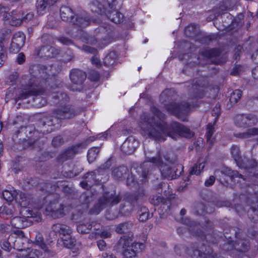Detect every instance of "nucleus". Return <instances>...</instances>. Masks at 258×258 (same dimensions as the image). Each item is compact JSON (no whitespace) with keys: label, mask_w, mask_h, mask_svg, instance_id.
<instances>
[{"label":"nucleus","mask_w":258,"mask_h":258,"mask_svg":"<svg viewBox=\"0 0 258 258\" xmlns=\"http://www.w3.org/2000/svg\"><path fill=\"white\" fill-rule=\"evenodd\" d=\"M189 231L190 233H191L193 235L196 236H198L199 237H201L202 238H206L207 239V236L203 234V232L198 229L197 226H195L194 228H192L190 226L189 228Z\"/></svg>","instance_id":"3c124183"},{"label":"nucleus","mask_w":258,"mask_h":258,"mask_svg":"<svg viewBox=\"0 0 258 258\" xmlns=\"http://www.w3.org/2000/svg\"><path fill=\"white\" fill-rule=\"evenodd\" d=\"M99 152V148L96 147L92 148L89 150L87 158L89 163L93 162L96 159Z\"/></svg>","instance_id":"58836bf2"},{"label":"nucleus","mask_w":258,"mask_h":258,"mask_svg":"<svg viewBox=\"0 0 258 258\" xmlns=\"http://www.w3.org/2000/svg\"><path fill=\"white\" fill-rule=\"evenodd\" d=\"M150 112L143 113L138 123L141 133L144 137L160 142L164 141L167 136L174 140L179 137H192V132L178 122H174L169 127L165 121L166 115L157 107L152 106Z\"/></svg>","instance_id":"f257e3e1"},{"label":"nucleus","mask_w":258,"mask_h":258,"mask_svg":"<svg viewBox=\"0 0 258 258\" xmlns=\"http://www.w3.org/2000/svg\"><path fill=\"white\" fill-rule=\"evenodd\" d=\"M60 16L62 21L72 22L74 17V13L71 8L67 6H62L60 9Z\"/></svg>","instance_id":"5701e85b"},{"label":"nucleus","mask_w":258,"mask_h":258,"mask_svg":"<svg viewBox=\"0 0 258 258\" xmlns=\"http://www.w3.org/2000/svg\"><path fill=\"white\" fill-rule=\"evenodd\" d=\"M96 173L95 171H90L87 173L84 176L85 179L91 186L97 183V180L96 179Z\"/></svg>","instance_id":"4c0bfd02"},{"label":"nucleus","mask_w":258,"mask_h":258,"mask_svg":"<svg viewBox=\"0 0 258 258\" xmlns=\"http://www.w3.org/2000/svg\"><path fill=\"white\" fill-rule=\"evenodd\" d=\"M52 230L55 233H58L60 239L69 236L73 233L72 229L70 226L60 223L53 224L52 226Z\"/></svg>","instance_id":"f3484780"},{"label":"nucleus","mask_w":258,"mask_h":258,"mask_svg":"<svg viewBox=\"0 0 258 258\" xmlns=\"http://www.w3.org/2000/svg\"><path fill=\"white\" fill-rule=\"evenodd\" d=\"M235 246L238 250L245 252L249 248V241L247 239H239L236 241Z\"/></svg>","instance_id":"7c9ffc66"},{"label":"nucleus","mask_w":258,"mask_h":258,"mask_svg":"<svg viewBox=\"0 0 258 258\" xmlns=\"http://www.w3.org/2000/svg\"><path fill=\"white\" fill-rule=\"evenodd\" d=\"M63 144V139L61 136L54 137L52 141V145L54 147H59Z\"/></svg>","instance_id":"4d7b16f0"},{"label":"nucleus","mask_w":258,"mask_h":258,"mask_svg":"<svg viewBox=\"0 0 258 258\" xmlns=\"http://www.w3.org/2000/svg\"><path fill=\"white\" fill-rule=\"evenodd\" d=\"M91 21L87 14L77 15L74 18L72 23L80 27H85L89 25Z\"/></svg>","instance_id":"4be33fe9"},{"label":"nucleus","mask_w":258,"mask_h":258,"mask_svg":"<svg viewBox=\"0 0 258 258\" xmlns=\"http://www.w3.org/2000/svg\"><path fill=\"white\" fill-rule=\"evenodd\" d=\"M226 10H227V7L224 4H221L219 8L214 9L215 18L222 14Z\"/></svg>","instance_id":"13d9d810"},{"label":"nucleus","mask_w":258,"mask_h":258,"mask_svg":"<svg viewBox=\"0 0 258 258\" xmlns=\"http://www.w3.org/2000/svg\"><path fill=\"white\" fill-rule=\"evenodd\" d=\"M242 96V92L240 90H235L231 94L229 101L232 105L236 103L238 100L241 98Z\"/></svg>","instance_id":"ea45409f"},{"label":"nucleus","mask_w":258,"mask_h":258,"mask_svg":"<svg viewBox=\"0 0 258 258\" xmlns=\"http://www.w3.org/2000/svg\"><path fill=\"white\" fill-rule=\"evenodd\" d=\"M121 199L119 194L105 192L98 200V202L90 210L92 214H98L104 208L119 203Z\"/></svg>","instance_id":"423d86ee"},{"label":"nucleus","mask_w":258,"mask_h":258,"mask_svg":"<svg viewBox=\"0 0 258 258\" xmlns=\"http://www.w3.org/2000/svg\"><path fill=\"white\" fill-rule=\"evenodd\" d=\"M150 167L151 165L145 161L140 166L134 169L137 174H136L134 171H132L131 175L127 177L126 179L127 186L130 188L136 187L138 184L137 180L142 183L146 182L150 175L149 168Z\"/></svg>","instance_id":"0eeeda50"},{"label":"nucleus","mask_w":258,"mask_h":258,"mask_svg":"<svg viewBox=\"0 0 258 258\" xmlns=\"http://www.w3.org/2000/svg\"><path fill=\"white\" fill-rule=\"evenodd\" d=\"M111 21L117 24L121 22L123 19V15L117 11L114 7L112 9L107 7L104 13Z\"/></svg>","instance_id":"a211bd4d"},{"label":"nucleus","mask_w":258,"mask_h":258,"mask_svg":"<svg viewBox=\"0 0 258 258\" xmlns=\"http://www.w3.org/2000/svg\"><path fill=\"white\" fill-rule=\"evenodd\" d=\"M196 214L199 215H204L208 212L206 210L205 206L202 203L197 204L196 206Z\"/></svg>","instance_id":"5fc2aeb1"},{"label":"nucleus","mask_w":258,"mask_h":258,"mask_svg":"<svg viewBox=\"0 0 258 258\" xmlns=\"http://www.w3.org/2000/svg\"><path fill=\"white\" fill-rule=\"evenodd\" d=\"M19 204L21 207H26L30 204V199L26 194L21 192L19 195Z\"/></svg>","instance_id":"c03bdc74"},{"label":"nucleus","mask_w":258,"mask_h":258,"mask_svg":"<svg viewBox=\"0 0 258 258\" xmlns=\"http://www.w3.org/2000/svg\"><path fill=\"white\" fill-rule=\"evenodd\" d=\"M258 121L257 117L251 114H237L235 117L234 122L239 127L246 128L255 125Z\"/></svg>","instance_id":"9d476101"},{"label":"nucleus","mask_w":258,"mask_h":258,"mask_svg":"<svg viewBox=\"0 0 258 258\" xmlns=\"http://www.w3.org/2000/svg\"><path fill=\"white\" fill-rule=\"evenodd\" d=\"M129 171L125 166H120L113 169L112 170V176L116 179H121L124 177Z\"/></svg>","instance_id":"a878e982"},{"label":"nucleus","mask_w":258,"mask_h":258,"mask_svg":"<svg viewBox=\"0 0 258 258\" xmlns=\"http://www.w3.org/2000/svg\"><path fill=\"white\" fill-rule=\"evenodd\" d=\"M202 54L204 57L210 58L218 56L220 54V51L217 49L213 48L210 50H206L203 51Z\"/></svg>","instance_id":"79ce46f5"},{"label":"nucleus","mask_w":258,"mask_h":258,"mask_svg":"<svg viewBox=\"0 0 258 258\" xmlns=\"http://www.w3.org/2000/svg\"><path fill=\"white\" fill-rule=\"evenodd\" d=\"M34 17V14L33 13H28L25 16H23V22H27L31 20Z\"/></svg>","instance_id":"774afa93"},{"label":"nucleus","mask_w":258,"mask_h":258,"mask_svg":"<svg viewBox=\"0 0 258 258\" xmlns=\"http://www.w3.org/2000/svg\"><path fill=\"white\" fill-rule=\"evenodd\" d=\"M116 58V54L115 51L109 53L104 58L103 63L105 66L110 67L114 64Z\"/></svg>","instance_id":"473e14b6"},{"label":"nucleus","mask_w":258,"mask_h":258,"mask_svg":"<svg viewBox=\"0 0 258 258\" xmlns=\"http://www.w3.org/2000/svg\"><path fill=\"white\" fill-rule=\"evenodd\" d=\"M205 167V164L204 163H200L198 162L196 163L193 167H192L191 170L190 171V175H199L200 174L201 171L203 170Z\"/></svg>","instance_id":"a19ab883"},{"label":"nucleus","mask_w":258,"mask_h":258,"mask_svg":"<svg viewBox=\"0 0 258 258\" xmlns=\"http://www.w3.org/2000/svg\"><path fill=\"white\" fill-rule=\"evenodd\" d=\"M40 53L47 57H53L58 54V51L50 46H44L40 49Z\"/></svg>","instance_id":"bb28decb"},{"label":"nucleus","mask_w":258,"mask_h":258,"mask_svg":"<svg viewBox=\"0 0 258 258\" xmlns=\"http://www.w3.org/2000/svg\"><path fill=\"white\" fill-rule=\"evenodd\" d=\"M133 226L132 223L124 222L119 224L116 228L115 231L118 233H123L127 232Z\"/></svg>","instance_id":"e433bc0d"},{"label":"nucleus","mask_w":258,"mask_h":258,"mask_svg":"<svg viewBox=\"0 0 258 258\" xmlns=\"http://www.w3.org/2000/svg\"><path fill=\"white\" fill-rule=\"evenodd\" d=\"M88 77L91 81H96L99 79L100 75L97 71L92 70L89 73Z\"/></svg>","instance_id":"bf43d9fd"},{"label":"nucleus","mask_w":258,"mask_h":258,"mask_svg":"<svg viewBox=\"0 0 258 258\" xmlns=\"http://www.w3.org/2000/svg\"><path fill=\"white\" fill-rule=\"evenodd\" d=\"M7 58L6 48L2 41H0V67H2Z\"/></svg>","instance_id":"de8ad7c7"},{"label":"nucleus","mask_w":258,"mask_h":258,"mask_svg":"<svg viewBox=\"0 0 258 258\" xmlns=\"http://www.w3.org/2000/svg\"><path fill=\"white\" fill-rule=\"evenodd\" d=\"M231 154L236 162L238 163L241 159L240 151L239 148L233 145L231 148Z\"/></svg>","instance_id":"37998d69"},{"label":"nucleus","mask_w":258,"mask_h":258,"mask_svg":"<svg viewBox=\"0 0 258 258\" xmlns=\"http://www.w3.org/2000/svg\"><path fill=\"white\" fill-rule=\"evenodd\" d=\"M76 108L71 105L62 106L54 110L51 115L45 117L39 122L38 131L48 134L61 126L62 120L70 119L77 115Z\"/></svg>","instance_id":"f03ea898"},{"label":"nucleus","mask_w":258,"mask_h":258,"mask_svg":"<svg viewBox=\"0 0 258 258\" xmlns=\"http://www.w3.org/2000/svg\"><path fill=\"white\" fill-rule=\"evenodd\" d=\"M34 243L41 247L44 252L47 254L48 256H52L55 255V252L49 249L48 247L44 243L43 237L41 234L38 233L36 235Z\"/></svg>","instance_id":"aec40b11"},{"label":"nucleus","mask_w":258,"mask_h":258,"mask_svg":"<svg viewBox=\"0 0 258 258\" xmlns=\"http://www.w3.org/2000/svg\"><path fill=\"white\" fill-rule=\"evenodd\" d=\"M212 114L215 117L214 122H215L220 114V108L216 106L212 110Z\"/></svg>","instance_id":"0e129e2a"},{"label":"nucleus","mask_w":258,"mask_h":258,"mask_svg":"<svg viewBox=\"0 0 258 258\" xmlns=\"http://www.w3.org/2000/svg\"><path fill=\"white\" fill-rule=\"evenodd\" d=\"M53 97L56 100H58V103H63L67 102L69 100V98L67 94L64 93L56 92L53 95Z\"/></svg>","instance_id":"a18cd8bd"},{"label":"nucleus","mask_w":258,"mask_h":258,"mask_svg":"<svg viewBox=\"0 0 258 258\" xmlns=\"http://www.w3.org/2000/svg\"><path fill=\"white\" fill-rule=\"evenodd\" d=\"M86 147L84 143H80L69 148L66 151L60 154L57 157L59 162H63L68 159L72 158L76 153Z\"/></svg>","instance_id":"ddd939ff"},{"label":"nucleus","mask_w":258,"mask_h":258,"mask_svg":"<svg viewBox=\"0 0 258 258\" xmlns=\"http://www.w3.org/2000/svg\"><path fill=\"white\" fill-rule=\"evenodd\" d=\"M215 181V177L214 176H210L209 179H207L205 182L206 186H210L213 184Z\"/></svg>","instance_id":"69168bd1"},{"label":"nucleus","mask_w":258,"mask_h":258,"mask_svg":"<svg viewBox=\"0 0 258 258\" xmlns=\"http://www.w3.org/2000/svg\"><path fill=\"white\" fill-rule=\"evenodd\" d=\"M41 251L36 249H29L25 253L22 254V258H43Z\"/></svg>","instance_id":"c756f323"},{"label":"nucleus","mask_w":258,"mask_h":258,"mask_svg":"<svg viewBox=\"0 0 258 258\" xmlns=\"http://www.w3.org/2000/svg\"><path fill=\"white\" fill-rule=\"evenodd\" d=\"M13 235L15 236L13 248L21 251L25 249L27 247L28 240L25 236L24 232L21 230H16L14 231Z\"/></svg>","instance_id":"f8f14e48"},{"label":"nucleus","mask_w":258,"mask_h":258,"mask_svg":"<svg viewBox=\"0 0 258 258\" xmlns=\"http://www.w3.org/2000/svg\"><path fill=\"white\" fill-rule=\"evenodd\" d=\"M175 252L180 255H185L186 253H189V250L182 245H178L174 248Z\"/></svg>","instance_id":"09e8293b"},{"label":"nucleus","mask_w":258,"mask_h":258,"mask_svg":"<svg viewBox=\"0 0 258 258\" xmlns=\"http://www.w3.org/2000/svg\"><path fill=\"white\" fill-rule=\"evenodd\" d=\"M24 13L20 10H15L11 13L7 14L5 19L8 21L9 24L12 26H20L23 22V16Z\"/></svg>","instance_id":"2eb2a0df"},{"label":"nucleus","mask_w":258,"mask_h":258,"mask_svg":"<svg viewBox=\"0 0 258 258\" xmlns=\"http://www.w3.org/2000/svg\"><path fill=\"white\" fill-rule=\"evenodd\" d=\"M49 7V5L45 0H37V1L36 8L38 13L40 14H43L45 13L47 9Z\"/></svg>","instance_id":"c9c22d12"},{"label":"nucleus","mask_w":258,"mask_h":258,"mask_svg":"<svg viewBox=\"0 0 258 258\" xmlns=\"http://www.w3.org/2000/svg\"><path fill=\"white\" fill-rule=\"evenodd\" d=\"M203 87L204 85H202L200 84L197 80L192 84L190 89L195 94V97L196 98H201L203 96V93H202L203 89L201 88V87Z\"/></svg>","instance_id":"72a5a7b5"},{"label":"nucleus","mask_w":258,"mask_h":258,"mask_svg":"<svg viewBox=\"0 0 258 258\" xmlns=\"http://www.w3.org/2000/svg\"><path fill=\"white\" fill-rule=\"evenodd\" d=\"M138 145V142L133 137L128 138L122 144L120 150L125 155L133 154Z\"/></svg>","instance_id":"dca6fc26"},{"label":"nucleus","mask_w":258,"mask_h":258,"mask_svg":"<svg viewBox=\"0 0 258 258\" xmlns=\"http://www.w3.org/2000/svg\"><path fill=\"white\" fill-rule=\"evenodd\" d=\"M2 196L4 199L8 202L13 201L16 197V195L14 191L12 192V191L8 190H4L3 192Z\"/></svg>","instance_id":"49530a36"},{"label":"nucleus","mask_w":258,"mask_h":258,"mask_svg":"<svg viewBox=\"0 0 258 258\" xmlns=\"http://www.w3.org/2000/svg\"><path fill=\"white\" fill-rule=\"evenodd\" d=\"M70 77L73 83L81 85L86 78V75L84 72L76 69L71 72Z\"/></svg>","instance_id":"6ab92c4d"},{"label":"nucleus","mask_w":258,"mask_h":258,"mask_svg":"<svg viewBox=\"0 0 258 258\" xmlns=\"http://www.w3.org/2000/svg\"><path fill=\"white\" fill-rule=\"evenodd\" d=\"M207 131L206 133V137L208 141H210L211 138L215 132L214 125L212 123H209L207 125Z\"/></svg>","instance_id":"6e6d98bb"},{"label":"nucleus","mask_w":258,"mask_h":258,"mask_svg":"<svg viewBox=\"0 0 258 258\" xmlns=\"http://www.w3.org/2000/svg\"><path fill=\"white\" fill-rule=\"evenodd\" d=\"M196 32V25L195 24H190L185 29V34L188 37H190L193 34H195Z\"/></svg>","instance_id":"603ef678"},{"label":"nucleus","mask_w":258,"mask_h":258,"mask_svg":"<svg viewBox=\"0 0 258 258\" xmlns=\"http://www.w3.org/2000/svg\"><path fill=\"white\" fill-rule=\"evenodd\" d=\"M60 240L62 243V245L68 248L74 247L76 242V240L75 238L73 237L72 234H70L67 237H62V238L60 239Z\"/></svg>","instance_id":"2f4dec72"},{"label":"nucleus","mask_w":258,"mask_h":258,"mask_svg":"<svg viewBox=\"0 0 258 258\" xmlns=\"http://www.w3.org/2000/svg\"><path fill=\"white\" fill-rule=\"evenodd\" d=\"M15 236L12 233L7 239H3L1 242V248L8 251H10L13 245H12L11 243H13L14 240L15 239Z\"/></svg>","instance_id":"c85d7f7f"},{"label":"nucleus","mask_w":258,"mask_h":258,"mask_svg":"<svg viewBox=\"0 0 258 258\" xmlns=\"http://www.w3.org/2000/svg\"><path fill=\"white\" fill-rule=\"evenodd\" d=\"M64 205L57 200L50 201L46 206L45 214L53 219H58L65 215Z\"/></svg>","instance_id":"1a4fd4ad"},{"label":"nucleus","mask_w":258,"mask_h":258,"mask_svg":"<svg viewBox=\"0 0 258 258\" xmlns=\"http://www.w3.org/2000/svg\"><path fill=\"white\" fill-rule=\"evenodd\" d=\"M38 83L34 76H31L27 85L23 86L17 97V100H23L30 96H35L34 99L36 105L40 107L46 103V100L39 95L42 93V90L38 88Z\"/></svg>","instance_id":"20e7f679"},{"label":"nucleus","mask_w":258,"mask_h":258,"mask_svg":"<svg viewBox=\"0 0 258 258\" xmlns=\"http://www.w3.org/2000/svg\"><path fill=\"white\" fill-rule=\"evenodd\" d=\"M214 174L221 182L225 181L227 183L228 178L232 180L235 177L243 178L242 175L239 174L237 171H232L226 167H223L220 170L215 171Z\"/></svg>","instance_id":"9b49d317"},{"label":"nucleus","mask_w":258,"mask_h":258,"mask_svg":"<svg viewBox=\"0 0 258 258\" xmlns=\"http://www.w3.org/2000/svg\"><path fill=\"white\" fill-rule=\"evenodd\" d=\"M234 136L240 139H246L251 137L252 136L258 135V128L253 127L247 130L243 133H235Z\"/></svg>","instance_id":"393cba45"},{"label":"nucleus","mask_w":258,"mask_h":258,"mask_svg":"<svg viewBox=\"0 0 258 258\" xmlns=\"http://www.w3.org/2000/svg\"><path fill=\"white\" fill-rule=\"evenodd\" d=\"M164 158L168 164L163 165V162L159 155L152 158H146V162L149 165L153 163L155 166L160 168L161 175L168 179H173L179 176L183 171V167L181 164H175L177 158L172 152L167 153L164 156ZM152 166L149 169L151 171Z\"/></svg>","instance_id":"7ed1b4c3"},{"label":"nucleus","mask_w":258,"mask_h":258,"mask_svg":"<svg viewBox=\"0 0 258 258\" xmlns=\"http://www.w3.org/2000/svg\"><path fill=\"white\" fill-rule=\"evenodd\" d=\"M82 41L92 45H98V47L103 48L107 45V43H99L96 38L92 36H89L87 34H84L82 38Z\"/></svg>","instance_id":"cd10ccee"},{"label":"nucleus","mask_w":258,"mask_h":258,"mask_svg":"<svg viewBox=\"0 0 258 258\" xmlns=\"http://www.w3.org/2000/svg\"><path fill=\"white\" fill-rule=\"evenodd\" d=\"M107 7L106 2L102 4L98 0H92L90 5V8L92 12L100 15L104 14Z\"/></svg>","instance_id":"412c9836"},{"label":"nucleus","mask_w":258,"mask_h":258,"mask_svg":"<svg viewBox=\"0 0 258 258\" xmlns=\"http://www.w3.org/2000/svg\"><path fill=\"white\" fill-rule=\"evenodd\" d=\"M139 220L140 221H146L148 219L149 216L148 210L145 207L142 208L140 212H139Z\"/></svg>","instance_id":"8fccbe9b"},{"label":"nucleus","mask_w":258,"mask_h":258,"mask_svg":"<svg viewBox=\"0 0 258 258\" xmlns=\"http://www.w3.org/2000/svg\"><path fill=\"white\" fill-rule=\"evenodd\" d=\"M1 213L3 216L6 215L8 216H10L12 214V210L5 206L1 209Z\"/></svg>","instance_id":"338daca9"},{"label":"nucleus","mask_w":258,"mask_h":258,"mask_svg":"<svg viewBox=\"0 0 258 258\" xmlns=\"http://www.w3.org/2000/svg\"><path fill=\"white\" fill-rule=\"evenodd\" d=\"M91 228L92 226L91 224H80L77 227V230L78 232L81 233H87Z\"/></svg>","instance_id":"864d4df0"},{"label":"nucleus","mask_w":258,"mask_h":258,"mask_svg":"<svg viewBox=\"0 0 258 258\" xmlns=\"http://www.w3.org/2000/svg\"><path fill=\"white\" fill-rule=\"evenodd\" d=\"M191 106L190 104L184 101L180 103L171 102L165 106V108L169 113L176 116L182 121H185Z\"/></svg>","instance_id":"6e6552de"},{"label":"nucleus","mask_w":258,"mask_h":258,"mask_svg":"<svg viewBox=\"0 0 258 258\" xmlns=\"http://www.w3.org/2000/svg\"><path fill=\"white\" fill-rule=\"evenodd\" d=\"M10 222L12 226L18 229L17 230L23 228L25 226L23 218H22L20 217H14L11 219Z\"/></svg>","instance_id":"f704fd0d"},{"label":"nucleus","mask_w":258,"mask_h":258,"mask_svg":"<svg viewBox=\"0 0 258 258\" xmlns=\"http://www.w3.org/2000/svg\"><path fill=\"white\" fill-rule=\"evenodd\" d=\"M116 249L122 252L124 258H136L137 254L144 248L142 243L133 242L131 237L123 236L116 244Z\"/></svg>","instance_id":"39448f33"},{"label":"nucleus","mask_w":258,"mask_h":258,"mask_svg":"<svg viewBox=\"0 0 258 258\" xmlns=\"http://www.w3.org/2000/svg\"><path fill=\"white\" fill-rule=\"evenodd\" d=\"M207 253H201L198 249L193 250V253L191 254L192 258H223L221 256H217L213 254V250L209 249L206 250Z\"/></svg>","instance_id":"b1692460"},{"label":"nucleus","mask_w":258,"mask_h":258,"mask_svg":"<svg viewBox=\"0 0 258 258\" xmlns=\"http://www.w3.org/2000/svg\"><path fill=\"white\" fill-rule=\"evenodd\" d=\"M25 38V35L23 33L21 32L16 33L12 40L10 51L14 53L18 52L24 46Z\"/></svg>","instance_id":"4468645a"},{"label":"nucleus","mask_w":258,"mask_h":258,"mask_svg":"<svg viewBox=\"0 0 258 258\" xmlns=\"http://www.w3.org/2000/svg\"><path fill=\"white\" fill-rule=\"evenodd\" d=\"M139 199V196L136 194H131L126 197V201L131 204H134Z\"/></svg>","instance_id":"e2e57ef3"},{"label":"nucleus","mask_w":258,"mask_h":258,"mask_svg":"<svg viewBox=\"0 0 258 258\" xmlns=\"http://www.w3.org/2000/svg\"><path fill=\"white\" fill-rule=\"evenodd\" d=\"M57 40L58 41L64 45H70L73 44V41L68 37H60L57 38Z\"/></svg>","instance_id":"052dcab7"},{"label":"nucleus","mask_w":258,"mask_h":258,"mask_svg":"<svg viewBox=\"0 0 258 258\" xmlns=\"http://www.w3.org/2000/svg\"><path fill=\"white\" fill-rule=\"evenodd\" d=\"M82 50L86 52L94 54H95L97 52L96 49L88 45H83L82 46Z\"/></svg>","instance_id":"680f3d73"}]
</instances>
